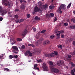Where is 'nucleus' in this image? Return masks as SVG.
Returning a JSON list of instances; mask_svg holds the SVG:
<instances>
[{"instance_id":"obj_1","label":"nucleus","mask_w":75,"mask_h":75,"mask_svg":"<svg viewBox=\"0 0 75 75\" xmlns=\"http://www.w3.org/2000/svg\"><path fill=\"white\" fill-rule=\"evenodd\" d=\"M48 7V5L45 4V5H40V8H39L37 6H35L34 8V12H37L39 11L40 10H42V9L43 8L44 10H46Z\"/></svg>"},{"instance_id":"obj_2","label":"nucleus","mask_w":75,"mask_h":75,"mask_svg":"<svg viewBox=\"0 0 75 75\" xmlns=\"http://www.w3.org/2000/svg\"><path fill=\"white\" fill-rule=\"evenodd\" d=\"M2 4L3 5H4L5 6H7L8 4V8H9V10L10 9V8L11 7L10 6H12V3H11L8 1H7V0H2Z\"/></svg>"},{"instance_id":"obj_3","label":"nucleus","mask_w":75,"mask_h":75,"mask_svg":"<svg viewBox=\"0 0 75 75\" xmlns=\"http://www.w3.org/2000/svg\"><path fill=\"white\" fill-rule=\"evenodd\" d=\"M58 55V52L56 51H55L54 52H52V53L50 54H48L47 55V57H54L55 55Z\"/></svg>"},{"instance_id":"obj_4","label":"nucleus","mask_w":75,"mask_h":75,"mask_svg":"<svg viewBox=\"0 0 75 75\" xmlns=\"http://www.w3.org/2000/svg\"><path fill=\"white\" fill-rule=\"evenodd\" d=\"M0 13L1 15L4 16V15L7 13V12L6 11H3L2 6H0Z\"/></svg>"},{"instance_id":"obj_5","label":"nucleus","mask_w":75,"mask_h":75,"mask_svg":"<svg viewBox=\"0 0 75 75\" xmlns=\"http://www.w3.org/2000/svg\"><path fill=\"white\" fill-rule=\"evenodd\" d=\"M55 33L56 34V38L57 39H58L60 38V34H62V33H63L64 31L63 30H62L61 32L57 31Z\"/></svg>"},{"instance_id":"obj_6","label":"nucleus","mask_w":75,"mask_h":75,"mask_svg":"<svg viewBox=\"0 0 75 75\" xmlns=\"http://www.w3.org/2000/svg\"><path fill=\"white\" fill-rule=\"evenodd\" d=\"M66 8V5L64 4H61L60 6L59 9H58L59 11H61V9L62 10H65Z\"/></svg>"},{"instance_id":"obj_7","label":"nucleus","mask_w":75,"mask_h":75,"mask_svg":"<svg viewBox=\"0 0 75 75\" xmlns=\"http://www.w3.org/2000/svg\"><path fill=\"white\" fill-rule=\"evenodd\" d=\"M50 67L51 71L53 72H54L55 73H59V70L53 67H52L51 66H50Z\"/></svg>"},{"instance_id":"obj_8","label":"nucleus","mask_w":75,"mask_h":75,"mask_svg":"<svg viewBox=\"0 0 75 75\" xmlns=\"http://www.w3.org/2000/svg\"><path fill=\"white\" fill-rule=\"evenodd\" d=\"M12 48L13 49V52L15 54L18 53V49L17 47L16 46H13L12 47Z\"/></svg>"},{"instance_id":"obj_9","label":"nucleus","mask_w":75,"mask_h":75,"mask_svg":"<svg viewBox=\"0 0 75 75\" xmlns=\"http://www.w3.org/2000/svg\"><path fill=\"white\" fill-rule=\"evenodd\" d=\"M42 67L44 71H48V69L47 67L45 64H43L42 66Z\"/></svg>"},{"instance_id":"obj_10","label":"nucleus","mask_w":75,"mask_h":75,"mask_svg":"<svg viewBox=\"0 0 75 75\" xmlns=\"http://www.w3.org/2000/svg\"><path fill=\"white\" fill-rule=\"evenodd\" d=\"M25 55L26 56H28L29 55V56L31 57L32 56V53L30 51H26L24 53Z\"/></svg>"},{"instance_id":"obj_11","label":"nucleus","mask_w":75,"mask_h":75,"mask_svg":"<svg viewBox=\"0 0 75 75\" xmlns=\"http://www.w3.org/2000/svg\"><path fill=\"white\" fill-rule=\"evenodd\" d=\"M71 55H68L67 57V56H64V60L67 61H68L69 60H70L71 59Z\"/></svg>"},{"instance_id":"obj_12","label":"nucleus","mask_w":75,"mask_h":75,"mask_svg":"<svg viewBox=\"0 0 75 75\" xmlns=\"http://www.w3.org/2000/svg\"><path fill=\"white\" fill-rule=\"evenodd\" d=\"M73 40V39L71 38H68L67 39V40L66 42L67 44L69 43L71 41Z\"/></svg>"},{"instance_id":"obj_13","label":"nucleus","mask_w":75,"mask_h":75,"mask_svg":"<svg viewBox=\"0 0 75 75\" xmlns=\"http://www.w3.org/2000/svg\"><path fill=\"white\" fill-rule=\"evenodd\" d=\"M50 44V41L49 40H45L43 42V45H47Z\"/></svg>"},{"instance_id":"obj_14","label":"nucleus","mask_w":75,"mask_h":75,"mask_svg":"<svg viewBox=\"0 0 75 75\" xmlns=\"http://www.w3.org/2000/svg\"><path fill=\"white\" fill-rule=\"evenodd\" d=\"M64 62L63 60H60L58 61L57 62V64L58 66H60L63 64Z\"/></svg>"},{"instance_id":"obj_15","label":"nucleus","mask_w":75,"mask_h":75,"mask_svg":"<svg viewBox=\"0 0 75 75\" xmlns=\"http://www.w3.org/2000/svg\"><path fill=\"white\" fill-rule=\"evenodd\" d=\"M34 67H33V68L34 69L36 70H39V69L38 67H37L38 66V64H34Z\"/></svg>"},{"instance_id":"obj_16","label":"nucleus","mask_w":75,"mask_h":75,"mask_svg":"<svg viewBox=\"0 0 75 75\" xmlns=\"http://www.w3.org/2000/svg\"><path fill=\"white\" fill-rule=\"evenodd\" d=\"M27 34V30L25 29V30L22 33V36H24L26 35Z\"/></svg>"},{"instance_id":"obj_17","label":"nucleus","mask_w":75,"mask_h":75,"mask_svg":"<svg viewBox=\"0 0 75 75\" xmlns=\"http://www.w3.org/2000/svg\"><path fill=\"white\" fill-rule=\"evenodd\" d=\"M41 41L40 40H38L35 42V44L36 45L38 46L40 45V43Z\"/></svg>"},{"instance_id":"obj_18","label":"nucleus","mask_w":75,"mask_h":75,"mask_svg":"<svg viewBox=\"0 0 75 75\" xmlns=\"http://www.w3.org/2000/svg\"><path fill=\"white\" fill-rule=\"evenodd\" d=\"M21 7L23 9H25V6L23 4H22L21 5Z\"/></svg>"},{"instance_id":"obj_19","label":"nucleus","mask_w":75,"mask_h":75,"mask_svg":"<svg viewBox=\"0 0 75 75\" xmlns=\"http://www.w3.org/2000/svg\"><path fill=\"white\" fill-rule=\"evenodd\" d=\"M47 15L49 17H53L54 16V14L53 13H50L49 15Z\"/></svg>"},{"instance_id":"obj_20","label":"nucleus","mask_w":75,"mask_h":75,"mask_svg":"<svg viewBox=\"0 0 75 75\" xmlns=\"http://www.w3.org/2000/svg\"><path fill=\"white\" fill-rule=\"evenodd\" d=\"M13 41H16V40H15V38H11L10 39V42Z\"/></svg>"},{"instance_id":"obj_21","label":"nucleus","mask_w":75,"mask_h":75,"mask_svg":"<svg viewBox=\"0 0 75 75\" xmlns=\"http://www.w3.org/2000/svg\"><path fill=\"white\" fill-rule=\"evenodd\" d=\"M49 63L51 65L50 66H50H51L52 67H52V65H53V62L51 61H50L49 62Z\"/></svg>"},{"instance_id":"obj_22","label":"nucleus","mask_w":75,"mask_h":75,"mask_svg":"<svg viewBox=\"0 0 75 75\" xmlns=\"http://www.w3.org/2000/svg\"><path fill=\"white\" fill-rule=\"evenodd\" d=\"M16 40H17V41H19V42H21L22 40L21 39L19 38H17L16 39Z\"/></svg>"},{"instance_id":"obj_23","label":"nucleus","mask_w":75,"mask_h":75,"mask_svg":"<svg viewBox=\"0 0 75 75\" xmlns=\"http://www.w3.org/2000/svg\"><path fill=\"white\" fill-rule=\"evenodd\" d=\"M54 7V6L53 5H51L50 6H49V8L50 9H52Z\"/></svg>"},{"instance_id":"obj_24","label":"nucleus","mask_w":75,"mask_h":75,"mask_svg":"<svg viewBox=\"0 0 75 75\" xmlns=\"http://www.w3.org/2000/svg\"><path fill=\"white\" fill-rule=\"evenodd\" d=\"M71 2L68 5V6H67V8H69L71 6Z\"/></svg>"},{"instance_id":"obj_25","label":"nucleus","mask_w":75,"mask_h":75,"mask_svg":"<svg viewBox=\"0 0 75 75\" xmlns=\"http://www.w3.org/2000/svg\"><path fill=\"white\" fill-rule=\"evenodd\" d=\"M35 19L38 20H40V18L38 17L37 16H36L35 17Z\"/></svg>"},{"instance_id":"obj_26","label":"nucleus","mask_w":75,"mask_h":75,"mask_svg":"<svg viewBox=\"0 0 75 75\" xmlns=\"http://www.w3.org/2000/svg\"><path fill=\"white\" fill-rule=\"evenodd\" d=\"M70 28L71 29L75 28V25L70 26Z\"/></svg>"},{"instance_id":"obj_27","label":"nucleus","mask_w":75,"mask_h":75,"mask_svg":"<svg viewBox=\"0 0 75 75\" xmlns=\"http://www.w3.org/2000/svg\"><path fill=\"white\" fill-rule=\"evenodd\" d=\"M16 42V40H14L13 41V42L11 43V44L12 45H13L14 44H15Z\"/></svg>"},{"instance_id":"obj_28","label":"nucleus","mask_w":75,"mask_h":75,"mask_svg":"<svg viewBox=\"0 0 75 75\" xmlns=\"http://www.w3.org/2000/svg\"><path fill=\"white\" fill-rule=\"evenodd\" d=\"M71 75H75L74 72L73 70L71 71Z\"/></svg>"},{"instance_id":"obj_29","label":"nucleus","mask_w":75,"mask_h":75,"mask_svg":"<svg viewBox=\"0 0 75 75\" xmlns=\"http://www.w3.org/2000/svg\"><path fill=\"white\" fill-rule=\"evenodd\" d=\"M70 54L71 55H75V50L73 52H71Z\"/></svg>"},{"instance_id":"obj_30","label":"nucleus","mask_w":75,"mask_h":75,"mask_svg":"<svg viewBox=\"0 0 75 75\" xmlns=\"http://www.w3.org/2000/svg\"><path fill=\"white\" fill-rule=\"evenodd\" d=\"M58 47L59 48H60V49H62V46L61 45H58Z\"/></svg>"},{"instance_id":"obj_31","label":"nucleus","mask_w":75,"mask_h":75,"mask_svg":"<svg viewBox=\"0 0 75 75\" xmlns=\"http://www.w3.org/2000/svg\"><path fill=\"white\" fill-rule=\"evenodd\" d=\"M14 58V56H12V55H10L9 56V59H12V58Z\"/></svg>"},{"instance_id":"obj_32","label":"nucleus","mask_w":75,"mask_h":75,"mask_svg":"<svg viewBox=\"0 0 75 75\" xmlns=\"http://www.w3.org/2000/svg\"><path fill=\"white\" fill-rule=\"evenodd\" d=\"M71 21L73 22V23H75V19L74 18H73L71 20Z\"/></svg>"},{"instance_id":"obj_33","label":"nucleus","mask_w":75,"mask_h":75,"mask_svg":"<svg viewBox=\"0 0 75 75\" xmlns=\"http://www.w3.org/2000/svg\"><path fill=\"white\" fill-rule=\"evenodd\" d=\"M34 51L35 52H39V51L38 50V49H35L34 50Z\"/></svg>"},{"instance_id":"obj_34","label":"nucleus","mask_w":75,"mask_h":75,"mask_svg":"<svg viewBox=\"0 0 75 75\" xmlns=\"http://www.w3.org/2000/svg\"><path fill=\"white\" fill-rule=\"evenodd\" d=\"M11 13H10L9 12L8 13V14L9 16L11 17Z\"/></svg>"},{"instance_id":"obj_35","label":"nucleus","mask_w":75,"mask_h":75,"mask_svg":"<svg viewBox=\"0 0 75 75\" xmlns=\"http://www.w3.org/2000/svg\"><path fill=\"white\" fill-rule=\"evenodd\" d=\"M37 62L38 63H41L42 62V60L40 59L37 60Z\"/></svg>"},{"instance_id":"obj_36","label":"nucleus","mask_w":75,"mask_h":75,"mask_svg":"<svg viewBox=\"0 0 75 75\" xmlns=\"http://www.w3.org/2000/svg\"><path fill=\"white\" fill-rule=\"evenodd\" d=\"M54 35H51L50 36V39H52L53 38H54Z\"/></svg>"},{"instance_id":"obj_37","label":"nucleus","mask_w":75,"mask_h":75,"mask_svg":"<svg viewBox=\"0 0 75 75\" xmlns=\"http://www.w3.org/2000/svg\"><path fill=\"white\" fill-rule=\"evenodd\" d=\"M64 67L65 68H66V69H68V66H66L65 64L64 65Z\"/></svg>"},{"instance_id":"obj_38","label":"nucleus","mask_w":75,"mask_h":75,"mask_svg":"<svg viewBox=\"0 0 75 75\" xmlns=\"http://www.w3.org/2000/svg\"><path fill=\"white\" fill-rule=\"evenodd\" d=\"M26 16H27V17L29 18L30 17V15L29 14H28L27 15H26Z\"/></svg>"},{"instance_id":"obj_39","label":"nucleus","mask_w":75,"mask_h":75,"mask_svg":"<svg viewBox=\"0 0 75 75\" xmlns=\"http://www.w3.org/2000/svg\"><path fill=\"white\" fill-rule=\"evenodd\" d=\"M16 21V23H20V20H17Z\"/></svg>"},{"instance_id":"obj_40","label":"nucleus","mask_w":75,"mask_h":75,"mask_svg":"<svg viewBox=\"0 0 75 75\" xmlns=\"http://www.w3.org/2000/svg\"><path fill=\"white\" fill-rule=\"evenodd\" d=\"M4 56L3 55V56H0V58L1 59H4V57H3Z\"/></svg>"},{"instance_id":"obj_41","label":"nucleus","mask_w":75,"mask_h":75,"mask_svg":"<svg viewBox=\"0 0 75 75\" xmlns=\"http://www.w3.org/2000/svg\"><path fill=\"white\" fill-rule=\"evenodd\" d=\"M14 26V25L13 24H12V25H11L10 26H9V28H13Z\"/></svg>"},{"instance_id":"obj_42","label":"nucleus","mask_w":75,"mask_h":75,"mask_svg":"<svg viewBox=\"0 0 75 75\" xmlns=\"http://www.w3.org/2000/svg\"><path fill=\"white\" fill-rule=\"evenodd\" d=\"M21 48H22V49H25V46L24 45H22V46L21 47Z\"/></svg>"},{"instance_id":"obj_43","label":"nucleus","mask_w":75,"mask_h":75,"mask_svg":"<svg viewBox=\"0 0 75 75\" xmlns=\"http://www.w3.org/2000/svg\"><path fill=\"white\" fill-rule=\"evenodd\" d=\"M46 31V30H42L41 31V33H45Z\"/></svg>"},{"instance_id":"obj_44","label":"nucleus","mask_w":75,"mask_h":75,"mask_svg":"<svg viewBox=\"0 0 75 75\" xmlns=\"http://www.w3.org/2000/svg\"><path fill=\"white\" fill-rule=\"evenodd\" d=\"M15 17L16 18H18V15H16L15 16Z\"/></svg>"},{"instance_id":"obj_45","label":"nucleus","mask_w":75,"mask_h":75,"mask_svg":"<svg viewBox=\"0 0 75 75\" xmlns=\"http://www.w3.org/2000/svg\"><path fill=\"white\" fill-rule=\"evenodd\" d=\"M24 20L23 19H22L19 20V23L22 22L23 21H24Z\"/></svg>"},{"instance_id":"obj_46","label":"nucleus","mask_w":75,"mask_h":75,"mask_svg":"<svg viewBox=\"0 0 75 75\" xmlns=\"http://www.w3.org/2000/svg\"><path fill=\"white\" fill-rule=\"evenodd\" d=\"M33 29L34 31H36V29L35 28H33Z\"/></svg>"},{"instance_id":"obj_47","label":"nucleus","mask_w":75,"mask_h":75,"mask_svg":"<svg viewBox=\"0 0 75 75\" xmlns=\"http://www.w3.org/2000/svg\"><path fill=\"white\" fill-rule=\"evenodd\" d=\"M73 45L74 46H75V41H74L73 42Z\"/></svg>"},{"instance_id":"obj_48","label":"nucleus","mask_w":75,"mask_h":75,"mask_svg":"<svg viewBox=\"0 0 75 75\" xmlns=\"http://www.w3.org/2000/svg\"><path fill=\"white\" fill-rule=\"evenodd\" d=\"M18 55H16V56H14V58H18Z\"/></svg>"},{"instance_id":"obj_49","label":"nucleus","mask_w":75,"mask_h":75,"mask_svg":"<svg viewBox=\"0 0 75 75\" xmlns=\"http://www.w3.org/2000/svg\"><path fill=\"white\" fill-rule=\"evenodd\" d=\"M4 69L6 70V71H9V69H8L7 68H5Z\"/></svg>"},{"instance_id":"obj_50","label":"nucleus","mask_w":75,"mask_h":75,"mask_svg":"<svg viewBox=\"0 0 75 75\" xmlns=\"http://www.w3.org/2000/svg\"><path fill=\"white\" fill-rule=\"evenodd\" d=\"M64 25L65 26H67L68 25V24L67 23H64Z\"/></svg>"},{"instance_id":"obj_51","label":"nucleus","mask_w":75,"mask_h":75,"mask_svg":"<svg viewBox=\"0 0 75 75\" xmlns=\"http://www.w3.org/2000/svg\"><path fill=\"white\" fill-rule=\"evenodd\" d=\"M61 38H64V35L62 34L61 35Z\"/></svg>"},{"instance_id":"obj_52","label":"nucleus","mask_w":75,"mask_h":75,"mask_svg":"<svg viewBox=\"0 0 75 75\" xmlns=\"http://www.w3.org/2000/svg\"><path fill=\"white\" fill-rule=\"evenodd\" d=\"M75 67V65L74 64H73L71 65V67Z\"/></svg>"},{"instance_id":"obj_53","label":"nucleus","mask_w":75,"mask_h":75,"mask_svg":"<svg viewBox=\"0 0 75 75\" xmlns=\"http://www.w3.org/2000/svg\"><path fill=\"white\" fill-rule=\"evenodd\" d=\"M3 20V18H2V17H1V18H0V21H2Z\"/></svg>"},{"instance_id":"obj_54","label":"nucleus","mask_w":75,"mask_h":75,"mask_svg":"<svg viewBox=\"0 0 75 75\" xmlns=\"http://www.w3.org/2000/svg\"><path fill=\"white\" fill-rule=\"evenodd\" d=\"M69 63L70 64H71V65H72L73 64V63L72 62H69Z\"/></svg>"},{"instance_id":"obj_55","label":"nucleus","mask_w":75,"mask_h":75,"mask_svg":"<svg viewBox=\"0 0 75 75\" xmlns=\"http://www.w3.org/2000/svg\"><path fill=\"white\" fill-rule=\"evenodd\" d=\"M32 73L33 74V75H36L34 71H33Z\"/></svg>"},{"instance_id":"obj_56","label":"nucleus","mask_w":75,"mask_h":75,"mask_svg":"<svg viewBox=\"0 0 75 75\" xmlns=\"http://www.w3.org/2000/svg\"><path fill=\"white\" fill-rule=\"evenodd\" d=\"M32 44H28V46L29 47H31V46Z\"/></svg>"},{"instance_id":"obj_57","label":"nucleus","mask_w":75,"mask_h":75,"mask_svg":"<svg viewBox=\"0 0 75 75\" xmlns=\"http://www.w3.org/2000/svg\"><path fill=\"white\" fill-rule=\"evenodd\" d=\"M19 11V9H16L15 10V11Z\"/></svg>"},{"instance_id":"obj_58","label":"nucleus","mask_w":75,"mask_h":75,"mask_svg":"<svg viewBox=\"0 0 75 75\" xmlns=\"http://www.w3.org/2000/svg\"><path fill=\"white\" fill-rule=\"evenodd\" d=\"M57 20V18H56L54 20V21L55 22V21H56Z\"/></svg>"},{"instance_id":"obj_59","label":"nucleus","mask_w":75,"mask_h":75,"mask_svg":"<svg viewBox=\"0 0 75 75\" xmlns=\"http://www.w3.org/2000/svg\"><path fill=\"white\" fill-rule=\"evenodd\" d=\"M31 46H32V47H34V45L32 44Z\"/></svg>"},{"instance_id":"obj_60","label":"nucleus","mask_w":75,"mask_h":75,"mask_svg":"<svg viewBox=\"0 0 75 75\" xmlns=\"http://www.w3.org/2000/svg\"><path fill=\"white\" fill-rule=\"evenodd\" d=\"M19 1H20V2H21V3H22L23 1H22V0H18Z\"/></svg>"},{"instance_id":"obj_61","label":"nucleus","mask_w":75,"mask_h":75,"mask_svg":"<svg viewBox=\"0 0 75 75\" xmlns=\"http://www.w3.org/2000/svg\"><path fill=\"white\" fill-rule=\"evenodd\" d=\"M73 13L75 15V11H73Z\"/></svg>"},{"instance_id":"obj_62","label":"nucleus","mask_w":75,"mask_h":75,"mask_svg":"<svg viewBox=\"0 0 75 75\" xmlns=\"http://www.w3.org/2000/svg\"><path fill=\"white\" fill-rule=\"evenodd\" d=\"M40 34V32H38V35H39Z\"/></svg>"},{"instance_id":"obj_63","label":"nucleus","mask_w":75,"mask_h":75,"mask_svg":"<svg viewBox=\"0 0 75 75\" xmlns=\"http://www.w3.org/2000/svg\"><path fill=\"white\" fill-rule=\"evenodd\" d=\"M60 11V13H62V11Z\"/></svg>"},{"instance_id":"obj_64","label":"nucleus","mask_w":75,"mask_h":75,"mask_svg":"<svg viewBox=\"0 0 75 75\" xmlns=\"http://www.w3.org/2000/svg\"><path fill=\"white\" fill-rule=\"evenodd\" d=\"M73 70H74V71L75 72V69H74Z\"/></svg>"}]
</instances>
